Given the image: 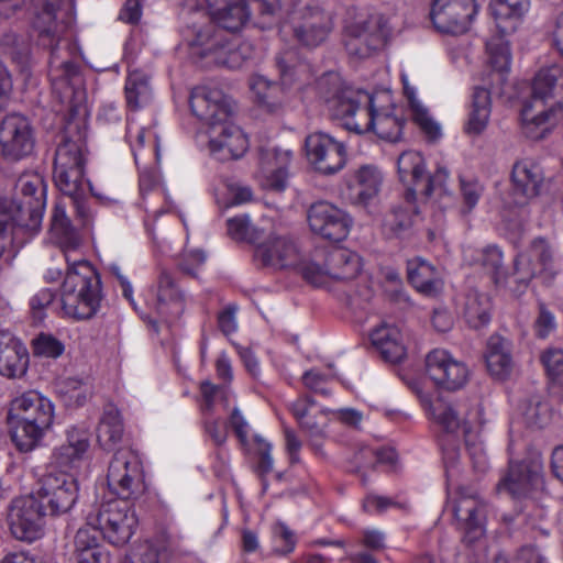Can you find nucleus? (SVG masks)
I'll use <instances>...</instances> for the list:
<instances>
[{"instance_id": "f257e3e1", "label": "nucleus", "mask_w": 563, "mask_h": 563, "mask_svg": "<svg viewBox=\"0 0 563 563\" xmlns=\"http://www.w3.org/2000/svg\"><path fill=\"white\" fill-rule=\"evenodd\" d=\"M110 490L120 499H110L97 505L87 515V527L98 532L113 545H124L137 526L135 511L126 500H136L146 492L142 463L131 450L117 451L110 461L107 474Z\"/></svg>"}, {"instance_id": "f03ea898", "label": "nucleus", "mask_w": 563, "mask_h": 563, "mask_svg": "<svg viewBox=\"0 0 563 563\" xmlns=\"http://www.w3.org/2000/svg\"><path fill=\"white\" fill-rule=\"evenodd\" d=\"M191 112L209 125V145L221 161L238 159L247 150V139L231 122L233 109L230 99L219 89L196 87L189 98Z\"/></svg>"}, {"instance_id": "7ed1b4c3", "label": "nucleus", "mask_w": 563, "mask_h": 563, "mask_svg": "<svg viewBox=\"0 0 563 563\" xmlns=\"http://www.w3.org/2000/svg\"><path fill=\"white\" fill-rule=\"evenodd\" d=\"M319 87L331 115L346 130L356 134L372 131L378 96L344 85L335 74L323 77Z\"/></svg>"}, {"instance_id": "20e7f679", "label": "nucleus", "mask_w": 563, "mask_h": 563, "mask_svg": "<svg viewBox=\"0 0 563 563\" xmlns=\"http://www.w3.org/2000/svg\"><path fill=\"white\" fill-rule=\"evenodd\" d=\"M563 91V67L556 64L542 67L532 80V101L525 102L520 119L525 134L542 139L559 122H563V102L545 109L544 102Z\"/></svg>"}, {"instance_id": "39448f33", "label": "nucleus", "mask_w": 563, "mask_h": 563, "mask_svg": "<svg viewBox=\"0 0 563 563\" xmlns=\"http://www.w3.org/2000/svg\"><path fill=\"white\" fill-rule=\"evenodd\" d=\"M53 421L54 405L35 390L25 391L10 401V435L20 452L33 451L51 429Z\"/></svg>"}, {"instance_id": "423d86ee", "label": "nucleus", "mask_w": 563, "mask_h": 563, "mask_svg": "<svg viewBox=\"0 0 563 563\" xmlns=\"http://www.w3.org/2000/svg\"><path fill=\"white\" fill-rule=\"evenodd\" d=\"M86 146L78 140L65 139L56 148L53 177L56 187L70 199L77 216L86 224L90 219L85 178Z\"/></svg>"}, {"instance_id": "0eeeda50", "label": "nucleus", "mask_w": 563, "mask_h": 563, "mask_svg": "<svg viewBox=\"0 0 563 563\" xmlns=\"http://www.w3.org/2000/svg\"><path fill=\"white\" fill-rule=\"evenodd\" d=\"M62 309L76 320L93 317L101 301V282L95 268L85 260L75 261L62 285Z\"/></svg>"}, {"instance_id": "6e6552de", "label": "nucleus", "mask_w": 563, "mask_h": 563, "mask_svg": "<svg viewBox=\"0 0 563 563\" xmlns=\"http://www.w3.org/2000/svg\"><path fill=\"white\" fill-rule=\"evenodd\" d=\"M35 496L49 516L66 514L78 499L77 479L67 472L48 473L41 479Z\"/></svg>"}, {"instance_id": "1a4fd4ad", "label": "nucleus", "mask_w": 563, "mask_h": 563, "mask_svg": "<svg viewBox=\"0 0 563 563\" xmlns=\"http://www.w3.org/2000/svg\"><path fill=\"white\" fill-rule=\"evenodd\" d=\"M47 515L35 494L13 499L8 514L12 536L20 541L37 540L42 536L44 517Z\"/></svg>"}, {"instance_id": "9d476101", "label": "nucleus", "mask_w": 563, "mask_h": 563, "mask_svg": "<svg viewBox=\"0 0 563 563\" xmlns=\"http://www.w3.org/2000/svg\"><path fill=\"white\" fill-rule=\"evenodd\" d=\"M306 156L313 169L323 175L340 172L346 163V147L332 135L318 131L305 140Z\"/></svg>"}, {"instance_id": "9b49d317", "label": "nucleus", "mask_w": 563, "mask_h": 563, "mask_svg": "<svg viewBox=\"0 0 563 563\" xmlns=\"http://www.w3.org/2000/svg\"><path fill=\"white\" fill-rule=\"evenodd\" d=\"M515 272L520 283H529L533 278L549 284L556 275L553 251L548 241L536 238L529 247L520 253L515 261Z\"/></svg>"}, {"instance_id": "f8f14e48", "label": "nucleus", "mask_w": 563, "mask_h": 563, "mask_svg": "<svg viewBox=\"0 0 563 563\" xmlns=\"http://www.w3.org/2000/svg\"><path fill=\"white\" fill-rule=\"evenodd\" d=\"M0 146L2 155L10 161H20L33 153L34 129L25 115L14 112L1 120Z\"/></svg>"}, {"instance_id": "ddd939ff", "label": "nucleus", "mask_w": 563, "mask_h": 563, "mask_svg": "<svg viewBox=\"0 0 563 563\" xmlns=\"http://www.w3.org/2000/svg\"><path fill=\"white\" fill-rule=\"evenodd\" d=\"M307 221L314 234L331 242L345 240L353 224L349 213L324 200L308 208Z\"/></svg>"}, {"instance_id": "4468645a", "label": "nucleus", "mask_w": 563, "mask_h": 563, "mask_svg": "<svg viewBox=\"0 0 563 563\" xmlns=\"http://www.w3.org/2000/svg\"><path fill=\"white\" fill-rule=\"evenodd\" d=\"M478 8L475 0H434L430 18L438 31L459 35L470 30Z\"/></svg>"}, {"instance_id": "2eb2a0df", "label": "nucleus", "mask_w": 563, "mask_h": 563, "mask_svg": "<svg viewBox=\"0 0 563 563\" xmlns=\"http://www.w3.org/2000/svg\"><path fill=\"white\" fill-rule=\"evenodd\" d=\"M461 413L456 406L442 401L437 402L432 410L434 420L443 431L440 438V446L446 472L457 465L461 456L460 433L463 434V424L467 423V420L461 417Z\"/></svg>"}, {"instance_id": "dca6fc26", "label": "nucleus", "mask_w": 563, "mask_h": 563, "mask_svg": "<svg viewBox=\"0 0 563 563\" xmlns=\"http://www.w3.org/2000/svg\"><path fill=\"white\" fill-rule=\"evenodd\" d=\"M543 464L540 456H532L520 462H509L507 473L497 484L499 492H507L514 498L528 496L542 486Z\"/></svg>"}, {"instance_id": "f3484780", "label": "nucleus", "mask_w": 563, "mask_h": 563, "mask_svg": "<svg viewBox=\"0 0 563 563\" xmlns=\"http://www.w3.org/2000/svg\"><path fill=\"white\" fill-rule=\"evenodd\" d=\"M486 507V501L477 489L468 487L459 488L453 514L459 528L464 531L470 541L483 534Z\"/></svg>"}, {"instance_id": "a211bd4d", "label": "nucleus", "mask_w": 563, "mask_h": 563, "mask_svg": "<svg viewBox=\"0 0 563 563\" xmlns=\"http://www.w3.org/2000/svg\"><path fill=\"white\" fill-rule=\"evenodd\" d=\"M426 371L437 386L448 390L462 388L468 378L466 365L442 349H434L428 353Z\"/></svg>"}, {"instance_id": "6ab92c4d", "label": "nucleus", "mask_w": 563, "mask_h": 563, "mask_svg": "<svg viewBox=\"0 0 563 563\" xmlns=\"http://www.w3.org/2000/svg\"><path fill=\"white\" fill-rule=\"evenodd\" d=\"M543 179L542 168L534 161L525 158L515 163L511 170L512 188L505 203L508 207L526 206L540 194Z\"/></svg>"}, {"instance_id": "aec40b11", "label": "nucleus", "mask_w": 563, "mask_h": 563, "mask_svg": "<svg viewBox=\"0 0 563 563\" xmlns=\"http://www.w3.org/2000/svg\"><path fill=\"white\" fill-rule=\"evenodd\" d=\"M254 258L262 266L282 269L297 266L300 253L290 238L272 234L257 245Z\"/></svg>"}, {"instance_id": "412c9836", "label": "nucleus", "mask_w": 563, "mask_h": 563, "mask_svg": "<svg viewBox=\"0 0 563 563\" xmlns=\"http://www.w3.org/2000/svg\"><path fill=\"white\" fill-rule=\"evenodd\" d=\"M29 352L11 332L0 331V375L10 379L23 377L29 368Z\"/></svg>"}, {"instance_id": "4be33fe9", "label": "nucleus", "mask_w": 563, "mask_h": 563, "mask_svg": "<svg viewBox=\"0 0 563 563\" xmlns=\"http://www.w3.org/2000/svg\"><path fill=\"white\" fill-rule=\"evenodd\" d=\"M186 40L191 55L205 60V65L209 66L224 36L213 21H208L202 25L189 26Z\"/></svg>"}, {"instance_id": "5701e85b", "label": "nucleus", "mask_w": 563, "mask_h": 563, "mask_svg": "<svg viewBox=\"0 0 563 563\" xmlns=\"http://www.w3.org/2000/svg\"><path fill=\"white\" fill-rule=\"evenodd\" d=\"M531 7V0H490L489 13L501 35L518 29Z\"/></svg>"}, {"instance_id": "b1692460", "label": "nucleus", "mask_w": 563, "mask_h": 563, "mask_svg": "<svg viewBox=\"0 0 563 563\" xmlns=\"http://www.w3.org/2000/svg\"><path fill=\"white\" fill-rule=\"evenodd\" d=\"M89 448V432L85 428L71 427L67 430L64 444L56 448L52 460L60 468L75 467L84 457Z\"/></svg>"}, {"instance_id": "393cba45", "label": "nucleus", "mask_w": 563, "mask_h": 563, "mask_svg": "<svg viewBox=\"0 0 563 563\" xmlns=\"http://www.w3.org/2000/svg\"><path fill=\"white\" fill-rule=\"evenodd\" d=\"M209 13L221 29L236 32L249 19L245 0H206Z\"/></svg>"}, {"instance_id": "a878e982", "label": "nucleus", "mask_w": 563, "mask_h": 563, "mask_svg": "<svg viewBox=\"0 0 563 563\" xmlns=\"http://www.w3.org/2000/svg\"><path fill=\"white\" fill-rule=\"evenodd\" d=\"M400 180L407 184L405 199L408 203H415L417 192L420 190L426 175V163L420 153L415 151L404 152L397 161Z\"/></svg>"}, {"instance_id": "bb28decb", "label": "nucleus", "mask_w": 563, "mask_h": 563, "mask_svg": "<svg viewBox=\"0 0 563 563\" xmlns=\"http://www.w3.org/2000/svg\"><path fill=\"white\" fill-rule=\"evenodd\" d=\"M250 88L255 96L257 106L268 114H280L284 109L285 93L282 85L268 80L261 75L250 79Z\"/></svg>"}, {"instance_id": "cd10ccee", "label": "nucleus", "mask_w": 563, "mask_h": 563, "mask_svg": "<svg viewBox=\"0 0 563 563\" xmlns=\"http://www.w3.org/2000/svg\"><path fill=\"white\" fill-rule=\"evenodd\" d=\"M492 113L490 91L483 87H476L472 93V100L464 132L470 136L481 135L487 128Z\"/></svg>"}, {"instance_id": "c85d7f7f", "label": "nucleus", "mask_w": 563, "mask_h": 563, "mask_svg": "<svg viewBox=\"0 0 563 563\" xmlns=\"http://www.w3.org/2000/svg\"><path fill=\"white\" fill-rule=\"evenodd\" d=\"M331 30L330 16L317 12L294 27V36L302 46L313 48L325 42Z\"/></svg>"}, {"instance_id": "c756f323", "label": "nucleus", "mask_w": 563, "mask_h": 563, "mask_svg": "<svg viewBox=\"0 0 563 563\" xmlns=\"http://www.w3.org/2000/svg\"><path fill=\"white\" fill-rule=\"evenodd\" d=\"M409 283L426 296H435L442 289V280L437 268L427 261L417 257L408 261Z\"/></svg>"}, {"instance_id": "7c9ffc66", "label": "nucleus", "mask_w": 563, "mask_h": 563, "mask_svg": "<svg viewBox=\"0 0 563 563\" xmlns=\"http://www.w3.org/2000/svg\"><path fill=\"white\" fill-rule=\"evenodd\" d=\"M156 310L163 316L183 311V294L172 274L162 268L156 282Z\"/></svg>"}, {"instance_id": "2f4dec72", "label": "nucleus", "mask_w": 563, "mask_h": 563, "mask_svg": "<svg viewBox=\"0 0 563 563\" xmlns=\"http://www.w3.org/2000/svg\"><path fill=\"white\" fill-rule=\"evenodd\" d=\"M124 426L119 409L111 404L107 405L97 428L98 443L104 450H114L122 442Z\"/></svg>"}, {"instance_id": "473e14b6", "label": "nucleus", "mask_w": 563, "mask_h": 563, "mask_svg": "<svg viewBox=\"0 0 563 563\" xmlns=\"http://www.w3.org/2000/svg\"><path fill=\"white\" fill-rule=\"evenodd\" d=\"M371 341L386 362L398 363L406 355V347L397 328L380 325L372 331Z\"/></svg>"}, {"instance_id": "72a5a7b5", "label": "nucleus", "mask_w": 563, "mask_h": 563, "mask_svg": "<svg viewBox=\"0 0 563 563\" xmlns=\"http://www.w3.org/2000/svg\"><path fill=\"white\" fill-rule=\"evenodd\" d=\"M361 257L347 249H336L327 258L325 273L335 280H351L361 272Z\"/></svg>"}, {"instance_id": "f704fd0d", "label": "nucleus", "mask_w": 563, "mask_h": 563, "mask_svg": "<svg viewBox=\"0 0 563 563\" xmlns=\"http://www.w3.org/2000/svg\"><path fill=\"white\" fill-rule=\"evenodd\" d=\"M383 175L374 165L357 168L350 181V188L355 192L358 202L366 205L380 190Z\"/></svg>"}, {"instance_id": "c9c22d12", "label": "nucleus", "mask_w": 563, "mask_h": 563, "mask_svg": "<svg viewBox=\"0 0 563 563\" xmlns=\"http://www.w3.org/2000/svg\"><path fill=\"white\" fill-rule=\"evenodd\" d=\"M108 553L98 542V537L89 528H80L75 536V550L71 563H108Z\"/></svg>"}, {"instance_id": "e433bc0d", "label": "nucleus", "mask_w": 563, "mask_h": 563, "mask_svg": "<svg viewBox=\"0 0 563 563\" xmlns=\"http://www.w3.org/2000/svg\"><path fill=\"white\" fill-rule=\"evenodd\" d=\"M51 232L65 252L74 251L80 245V236L66 214V207L56 202L51 218Z\"/></svg>"}, {"instance_id": "4c0bfd02", "label": "nucleus", "mask_w": 563, "mask_h": 563, "mask_svg": "<svg viewBox=\"0 0 563 563\" xmlns=\"http://www.w3.org/2000/svg\"><path fill=\"white\" fill-rule=\"evenodd\" d=\"M124 96L130 110L147 106L153 98L150 77L141 70L130 71L125 79Z\"/></svg>"}, {"instance_id": "58836bf2", "label": "nucleus", "mask_w": 563, "mask_h": 563, "mask_svg": "<svg viewBox=\"0 0 563 563\" xmlns=\"http://www.w3.org/2000/svg\"><path fill=\"white\" fill-rule=\"evenodd\" d=\"M290 158V151L265 150L261 152V166L265 173L271 174V186L275 190L282 191L286 187V167Z\"/></svg>"}, {"instance_id": "ea45409f", "label": "nucleus", "mask_w": 563, "mask_h": 563, "mask_svg": "<svg viewBox=\"0 0 563 563\" xmlns=\"http://www.w3.org/2000/svg\"><path fill=\"white\" fill-rule=\"evenodd\" d=\"M492 302L486 294L472 290L465 297L463 316L466 323L475 329L486 327L492 319Z\"/></svg>"}, {"instance_id": "a19ab883", "label": "nucleus", "mask_w": 563, "mask_h": 563, "mask_svg": "<svg viewBox=\"0 0 563 563\" xmlns=\"http://www.w3.org/2000/svg\"><path fill=\"white\" fill-rule=\"evenodd\" d=\"M252 47L249 43L235 45L225 38L218 47L209 66H222L229 69H240L251 58Z\"/></svg>"}, {"instance_id": "79ce46f5", "label": "nucleus", "mask_w": 563, "mask_h": 563, "mask_svg": "<svg viewBox=\"0 0 563 563\" xmlns=\"http://www.w3.org/2000/svg\"><path fill=\"white\" fill-rule=\"evenodd\" d=\"M49 79L53 86H75L80 84V66L74 60H62L56 46L49 57Z\"/></svg>"}, {"instance_id": "37998d69", "label": "nucleus", "mask_w": 563, "mask_h": 563, "mask_svg": "<svg viewBox=\"0 0 563 563\" xmlns=\"http://www.w3.org/2000/svg\"><path fill=\"white\" fill-rule=\"evenodd\" d=\"M74 10V0H43L42 10L37 15L40 21L47 25L41 29L40 34L54 36L58 32L57 19L69 20Z\"/></svg>"}, {"instance_id": "c03bdc74", "label": "nucleus", "mask_w": 563, "mask_h": 563, "mask_svg": "<svg viewBox=\"0 0 563 563\" xmlns=\"http://www.w3.org/2000/svg\"><path fill=\"white\" fill-rule=\"evenodd\" d=\"M394 109L377 107L374 132L379 139L398 142L402 134L405 121L393 111Z\"/></svg>"}, {"instance_id": "a18cd8bd", "label": "nucleus", "mask_w": 563, "mask_h": 563, "mask_svg": "<svg viewBox=\"0 0 563 563\" xmlns=\"http://www.w3.org/2000/svg\"><path fill=\"white\" fill-rule=\"evenodd\" d=\"M55 390L68 407L82 406L91 395L89 384L76 377H66L57 380Z\"/></svg>"}, {"instance_id": "49530a36", "label": "nucleus", "mask_w": 563, "mask_h": 563, "mask_svg": "<svg viewBox=\"0 0 563 563\" xmlns=\"http://www.w3.org/2000/svg\"><path fill=\"white\" fill-rule=\"evenodd\" d=\"M416 209L409 211L402 207H396L385 216L384 231L388 238L402 239L407 236L412 228V213Z\"/></svg>"}, {"instance_id": "de8ad7c7", "label": "nucleus", "mask_w": 563, "mask_h": 563, "mask_svg": "<svg viewBox=\"0 0 563 563\" xmlns=\"http://www.w3.org/2000/svg\"><path fill=\"white\" fill-rule=\"evenodd\" d=\"M463 438L473 468L478 473H485L489 467L488 457L482 441L477 433L472 432L468 422L463 424Z\"/></svg>"}, {"instance_id": "09e8293b", "label": "nucleus", "mask_w": 563, "mask_h": 563, "mask_svg": "<svg viewBox=\"0 0 563 563\" xmlns=\"http://www.w3.org/2000/svg\"><path fill=\"white\" fill-rule=\"evenodd\" d=\"M378 38L371 36L367 32L361 31L357 34H350L345 41V47L350 55L366 58L377 49Z\"/></svg>"}, {"instance_id": "8fccbe9b", "label": "nucleus", "mask_w": 563, "mask_h": 563, "mask_svg": "<svg viewBox=\"0 0 563 563\" xmlns=\"http://www.w3.org/2000/svg\"><path fill=\"white\" fill-rule=\"evenodd\" d=\"M411 109L412 119L426 137L431 142L438 141L442 135L440 124L433 120L428 110L419 102L412 101Z\"/></svg>"}, {"instance_id": "3c124183", "label": "nucleus", "mask_w": 563, "mask_h": 563, "mask_svg": "<svg viewBox=\"0 0 563 563\" xmlns=\"http://www.w3.org/2000/svg\"><path fill=\"white\" fill-rule=\"evenodd\" d=\"M295 53L286 51L279 53L275 60L279 70L280 80L284 86H290L296 81L298 71L303 68V65H297L294 62Z\"/></svg>"}, {"instance_id": "603ef678", "label": "nucleus", "mask_w": 563, "mask_h": 563, "mask_svg": "<svg viewBox=\"0 0 563 563\" xmlns=\"http://www.w3.org/2000/svg\"><path fill=\"white\" fill-rule=\"evenodd\" d=\"M33 351L37 356L56 358L64 352V344L51 334L41 333L33 340Z\"/></svg>"}, {"instance_id": "864d4df0", "label": "nucleus", "mask_w": 563, "mask_h": 563, "mask_svg": "<svg viewBox=\"0 0 563 563\" xmlns=\"http://www.w3.org/2000/svg\"><path fill=\"white\" fill-rule=\"evenodd\" d=\"M449 179V172L444 167H439L432 175H424L423 183L419 192L426 198H429L432 194L439 192L444 195L448 192L446 180Z\"/></svg>"}, {"instance_id": "5fc2aeb1", "label": "nucleus", "mask_w": 563, "mask_h": 563, "mask_svg": "<svg viewBox=\"0 0 563 563\" xmlns=\"http://www.w3.org/2000/svg\"><path fill=\"white\" fill-rule=\"evenodd\" d=\"M541 362L551 379L556 380L563 376V349L548 347L541 354Z\"/></svg>"}, {"instance_id": "6e6d98bb", "label": "nucleus", "mask_w": 563, "mask_h": 563, "mask_svg": "<svg viewBox=\"0 0 563 563\" xmlns=\"http://www.w3.org/2000/svg\"><path fill=\"white\" fill-rule=\"evenodd\" d=\"M385 460L384 452L376 451L369 446L360 448L353 455L352 471L361 473L366 468H373L378 462Z\"/></svg>"}, {"instance_id": "4d7b16f0", "label": "nucleus", "mask_w": 563, "mask_h": 563, "mask_svg": "<svg viewBox=\"0 0 563 563\" xmlns=\"http://www.w3.org/2000/svg\"><path fill=\"white\" fill-rule=\"evenodd\" d=\"M486 364L489 373L497 378H505L509 375L512 366L511 352L508 353H485Z\"/></svg>"}, {"instance_id": "13d9d810", "label": "nucleus", "mask_w": 563, "mask_h": 563, "mask_svg": "<svg viewBox=\"0 0 563 563\" xmlns=\"http://www.w3.org/2000/svg\"><path fill=\"white\" fill-rule=\"evenodd\" d=\"M228 234L235 241H246L253 238L254 229L247 216H238L227 221Z\"/></svg>"}, {"instance_id": "bf43d9fd", "label": "nucleus", "mask_w": 563, "mask_h": 563, "mask_svg": "<svg viewBox=\"0 0 563 563\" xmlns=\"http://www.w3.org/2000/svg\"><path fill=\"white\" fill-rule=\"evenodd\" d=\"M272 533L274 538L284 542V547L282 549L275 550L276 553L280 555H288L294 552L297 544V538L295 532L285 522H276L272 528Z\"/></svg>"}, {"instance_id": "052dcab7", "label": "nucleus", "mask_w": 563, "mask_h": 563, "mask_svg": "<svg viewBox=\"0 0 563 563\" xmlns=\"http://www.w3.org/2000/svg\"><path fill=\"white\" fill-rule=\"evenodd\" d=\"M539 313L534 321V330L539 338L545 339L556 328L555 317L543 302L538 305Z\"/></svg>"}, {"instance_id": "680f3d73", "label": "nucleus", "mask_w": 563, "mask_h": 563, "mask_svg": "<svg viewBox=\"0 0 563 563\" xmlns=\"http://www.w3.org/2000/svg\"><path fill=\"white\" fill-rule=\"evenodd\" d=\"M461 194L466 208L465 212H470L477 205L483 194V186L477 180L461 178Z\"/></svg>"}, {"instance_id": "e2e57ef3", "label": "nucleus", "mask_w": 563, "mask_h": 563, "mask_svg": "<svg viewBox=\"0 0 563 563\" xmlns=\"http://www.w3.org/2000/svg\"><path fill=\"white\" fill-rule=\"evenodd\" d=\"M390 507H400V504L385 496L369 494L363 500V508L369 514H382Z\"/></svg>"}, {"instance_id": "0e129e2a", "label": "nucleus", "mask_w": 563, "mask_h": 563, "mask_svg": "<svg viewBox=\"0 0 563 563\" xmlns=\"http://www.w3.org/2000/svg\"><path fill=\"white\" fill-rule=\"evenodd\" d=\"M327 379L328 376L317 369L307 371L302 375L303 385L311 391L322 396H329L331 394L330 390L324 387Z\"/></svg>"}, {"instance_id": "69168bd1", "label": "nucleus", "mask_w": 563, "mask_h": 563, "mask_svg": "<svg viewBox=\"0 0 563 563\" xmlns=\"http://www.w3.org/2000/svg\"><path fill=\"white\" fill-rule=\"evenodd\" d=\"M152 134L150 130L137 124H128L125 139L129 142L135 163L137 164V151L143 147L144 140L147 135Z\"/></svg>"}, {"instance_id": "338daca9", "label": "nucleus", "mask_w": 563, "mask_h": 563, "mask_svg": "<svg viewBox=\"0 0 563 563\" xmlns=\"http://www.w3.org/2000/svg\"><path fill=\"white\" fill-rule=\"evenodd\" d=\"M481 264L489 273L496 274L503 266V253L497 246H487L482 251Z\"/></svg>"}, {"instance_id": "774afa93", "label": "nucleus", "mask_w": 563, "mask_h": 563, "mask_svg": "<svg viewBox=\"0 0 563 563\" xmlns=\"http://www.w3.org/2000/svg\"><path fill=\"white\" fill-rule=\"evenodd\" d=\"M206 261V254L201 250L186 251L179 262V268L188 275H195L196 269Z\"/></svg>"}]
</instances>
